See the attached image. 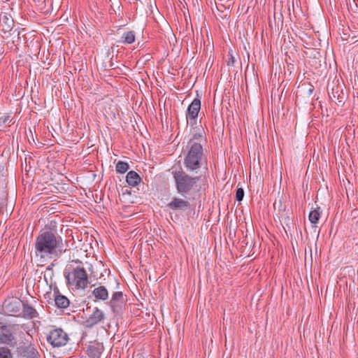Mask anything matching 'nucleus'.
<instances>
[{
	"instance_id": "f257e3e1",
	"label": "nucleus",
	"mask_w": 358,
	"mask_h": 358,
	"mask_svg": "<svg viewBox=\"0 0 358 358\" xmlns=\"http://www.w3.org/2000/svg\"><path fill=\"white\" fill-rule=\"evenodd\" d=\"M64 252L63 240L56 232L43 231L36 239L35 254L41 259L58 258Z\"/></svg>"
},
{
	"instance_id": "f03ea898",
	"label": "nucleus",
	"mask_w": 358,
	"mask_h": 358,
	"mask_svg": "<svg viewBox=\"0 0 358 358\" xmlns=\"http://www.w3.org/2000/svg\"><path fill=\"white\" fill-rule=\"evenodd\" d=\"M202 141V135L195 134L187 143L184 165L187 170L190 172L198 173V170L203 164V149L201 145Z\"/></svg>"
},
{
	"instance_id": "7ed1b4c3",
	"label": "nucleus",
	"mask_w": 358,
	"mask_h": 358,
	"mask_svg": "<svg viewBox=\"0 0 358 358\" xmlns=\"http://www.w3.org/2000/svg\"><path fill=\"white\" fill-rule=\"evenodd\" d=\"M177 192L182 196L189 194L196 186L199 180L198 176H191L183 169L179 168L171 172Z\"/></svg>"
},
{
	"instance_id": "20e7f679",
	"label": "nucleus",
	"mask_w": 358,
	"mask_h": 358,
	"mask_svg": "<svg viewBox=\"0 0 358 358\" xmlns=\"http://www.w3.org/2000/svg\"><path fill=\"white\" fill-rule=\"evenodd\" d=\"M68 284L76 289H85L90 283L88 275L83 267H76L66 275Z\"/></svg>"
},
{
	"instance_id": "39448f33",
	"label": "nucleus",
	"mask_w": 358,
	"mask_h": 358,
	"mask_svg": "<svg viewBox=\"0 0 358 358\" xmlns=\"http://www.w3.org/2000/svg\"><path fill=\"white\" fill-rule=\"evenodd\" d=\"M328 94L331 101L338 105L342 106L345 101V94L343 90V85L338 83V81H333L327 86Z\"/></svg>"
},
{
	"instance_id": "423d86ee",
	"label": "nucleus",
	"mask_w": 358,
	"mask_h": 358,
	"mask_svg": "<svg viewBox=\"0 0 358 358\" xmlns=\"http://www.w3.org/2000/svg\"><path fill=\"white\" fill-rule=\"evenodd\" d=\"M19 329L18 324H8L0 327V344L15 343L14 334Z\"/></svg>"
},
{
	"instance_id": "0eeeda50",
	"label": "nucleus",
	"mask_w": 358,
	"mask_h": 358,
	"mask_svg": "<svg viewBox=\"0 0 358 358\" xmlns=\"http://www.w3.org/2000/svg\"><path fill=\"white\" fill-rule=\"evenodd\" d=\"M47 340L52 346L61 347L67 343L69 336L66 332L59 328L50 331L47 337Z\"/></svg>"
},
{
	"instance_id": "6e6552de",
	"label": "nucleus",
	"mask_w": 358,
	"mask_h": 358,
	"mask_svg": "<svg viewBox=\"0 0 358 358\" xmlns=\"http://www.w3.org/2000/svg\"><path fill=\"white\" fill-rule=\"evenodd\" d=\"M106 315L104 312L98 308H94L88 317L84 322V324L87 328H92L95 325H97L105 320Z\"/></svg>"
},
{
	"instance_id": "1a4fd4ad",
	"label": "nucleus",
	"mask_w": 358,
	"mask_h": 358,
	"mask_svg": "<svg viewBox=\"0 0 358 358\" xmlns=\"http://www.w3.org/2000/svg\"><path fill=\"white\" fill-rule=\"evenodd\" d=\"M190 203L185 195L183 198L174 196L167 204V207L173 211H185L190 208Z\"/></svg>"
},
{
	"instance_id": "9d476101",
	"label": "nucleus",
	"mask_w": 358,
	"mask_h": 358,
	"mask_svg": "<svg viewBox=\"0 0 358 358\" xmlns=\"http://www.w3.org/2000/svg\"><path fill=\"white\" fill-rule=\"evenodd\" d=\"M22 303L18 299H9L3 303V310L10 315H16L20 313Z\"/></svg>"
},
{
	"instance_id": "9b49d317",
	"label": "nucleus",
	"mask_w": 358,
	"mask_h": 358,
	"mask_svg": "<svg viewBox=\"0 0 358 358\" xmlns=\"http://www.w3.org/2000/svg\"><path fill=\"white\" fill-rule=\"evenodd\" d=\"M17 351L22 358H38V352L31 345L20 346Z\"/></svg>"
},
{
	"instance_id": "f8f14e48",
	"label": "nucleus",
	"mask_w": 358,
	"mask_h": 358,
	"mask_svg": "<svg viewBox=\"0 0 358 358\" xmlns=\"http://www.w3.org/2000/svg\"><path fill=\"white\" fill-rule=\"evenodd\" d=\"M201 108V101L199 99H194L187 108V118L194 120L197 117Z\"/></svg>"
},
{
	"instance_id": "ddd939ff",
	"label": "nucleus",
	"mask_w": 358,
	"mask_h": 358,
	"mask_svg": "<svg viewBox=\"0 0 358 358\" xmlns=\"http://www.w3.org/2000/svg\"><path fill=\"white\" fill-rule=\"evenodd\" d=\"M103 345L101 343H93L87 348V354L91 358H100L103 351Z\"/></svg>"
},
{
	"instance_id": "4468645a",
	"label": "nucleus",
	"mask_w": 358,
	"mask_h": 358,
	"mask_svg": "<svg viewBox=\"0 0 358 358\" xmlns=\"http://www.w3.org/2000/svg\"><path fill=\"white\" fill-rule=\"evenodd\" d=\"M124 303V297L122 292H115L110 301V306L112 308L113 312L117 311L118 308H121Z\"/></svg>"
},
{
	"instance_id": "2eb2a0df",
	"label": "nucleus",
	"mask_w": 358,
	"mask_h": 358,
	"mask_svg": "<svg viewBox=\"0 0 358 358\" xmlns=\"http://www.w3.org/2000/svg\"><path fill=\"white\" fill-rule=\"evenodd\" d=\"M22 317L25 319H34L38 316L36 310L27 303H22Z\"/></svg>"
},
{
	"instance_id": "dca6fc26",
	"label": "nucleus",
	"mask_w": 358,
	"mask_h": 358,
	"mask_svg": "<svg viewBox=\"0 0 358 358\" xmlns=\"http://www.w3.org/2000/svg\"><path fill=\"white\" fill-rule=\"evenodd\" d=\"M93 296L99 300L105 301L108 298V292L104 286H99L92 292Z\"/></svg>"
},
{
	"instance_id": "f3484780",
	"label": "nucleus",
	"mask_w": 358,
	"mask_h": 358,
	"mask_svg": "<svg viewBox=\"0 0 358 358\" xmlns=\"http://www.w3.org/2000/svg\"><path fill=\"white\" fill-rule=\"evenodd\" d=\"M126 181L129 185L135 187L141 182V178L136 172L130 171L127 174Z\"/></svg>"
},
{
	"instance_id": "a211bd4d",
	"label": "nucleus",
	"mask_w": 358,
	"mask_h": 358,
	"mask_svg": "<svg viewBox=\"0 0 358 358\" xmlns=\"http://www.w3.org/2000/svg\"><path fill=\"white\" fill-rule=\"evenodd\" d=\"M55 303L57 308H66L69 306V300L60 294H57L55 296Z\"/></svg>"
},
{
	"instance_id": "6ab92c4d",
	"label": "nucleus",
	"mask_w": 358,
	"mask_h": 358,
	"mask_svg": "<svg viewBox=\"0 0 358 358\" xmlns=\"http://www.w3.org/2000/svg\"><path fill=\"white\" fill-rule=\"evenodd\" d=\"M0 21L5 24L6 30L10 29L13 26V20L10 15L3 13L0 15Z\"/></svg>"
},
{
	"instance_id": "aec40b11",
	"label": "nucleus",
	"mask_w": 358,
	"mask_h": 358,
	"mask_svg": "<svg viewBox=\"0 0 358 358\" xmlns=\"http://www.w3.org/2000/svg\"><path fill=\"white\" fill-rule=\"evenodd\" d=\"M122 43H127V44H131V43H134L135 41L134 32L132 31L125 32L122 35Z\"/></svg>"
},
{
	"instance_id": "412c9836",
	"label": "nucleus",
	"mask_w": 358,
	"mask_h": 358,
	"mask_svg": "<svg viewBox=\"0 0 358 358\" xmlns=\"http://www.w3.org/2000/svg\"><path fill=\"white\" fill-rule=\"evenodd\" d=\"M320 217V212L319 209H315L310 212L309 220L312 224H317Z\"/></svg>"
},
{
	"instance_id": "4be33fe9",
	"label": "nucleus",
	"mask_w": 358,
	"mask_h": 358,
	"mask_svg": "<svg viewBox=\"0 0 358 358\" xmlns=\"http://www.w3.org/2000/svg\"><path fill=\"white\" fill-rule=\"evenodd\" d=\"M129 166L127 162L120 161L116 164V171L120 173H124L128 171Z\"/></svg>"
},
{
	"instance_id": "5701e85b",
	"label": "nucleus",
	"mask_w": 358,
	"mask_h": 358,
	"mask_svg": "<svg viewBox=\"0 0 358 358\" xmlns=\"http://www.w3.org/2000/svg\"><path fill=\"white\" fill-rule=\"evenodd\" d=\"M0 358H13L10 350L8 348L1 347Z\"/></svg>"
},
{
	"instance_id": "b1692460",
	"label": "nucleus",
	"mask_w": 358,
	"mask_h": 358,
	"mask_svg": "<svg viewBox=\"0 0 358 358\" xmlns=\"http://www.w3.org/2000/svg\"><path fill=\"white\" fill-rule=\"evenodd\" d=\"M14 121H13V119H10V116H4V117H0V127L2 125V124H6V125H11L12 124H14Z\"/></svg>"
},
{
	"instance_id": "393cba45",
	"label": "nucleus",
	"mask_w": 358,
	"mask_h": 358,
	"mask_svg": "<svg viewBox=\"0 0 358 358\" xmlns=\"http://www.w3.org/2000/svg\"><path fill=\"white\" fill-rule=\"evenodd\" d=\"M244 196V190L243 188H238L236 193V199L238 201H241Z\"/></svg>"
},
{
	"instance_id": "a878e982",
	"label": "nucleus",
	"mask_w": 358,
	"mask_h": 358,
	"mask_svg": "<svg viewBox=\"0 0 358 358\" xmlns=\"http://www.w3.org/2000/svg\"><path fill=\"white\" fill-rule=\"evenodd\" d=\"M234 62H235V59H234V57L233 56L231 55L229 61L227 62V65L228 66H229L231 64L234 65Z\"/></svg>"
},
{
	"instance_id": "bb28decb",
	"label": "nucleus",
	"mask_w": 358,
	"mask_h": 358,
	"mask_svg": "<svg viewBox=\"0 0 358 358\" xmlns=\"http://www.w3.org/2000/svg\"><path fill=\"white\" fill-rule=\"evenodd\" d=\"M308 91H309V92H310V93H312V92H313V86H310V88H309V90H308Z\"/></svg>"
},
{
	"instance_id": "cd10ccee",
	"label": "nucleus",
	"mask_w": 358,
	"mask_h": 358,
	"mask_svg": "<svg viewBox=\"0 0 358 358\" xmlns=\"http://www.w3.org/2000/svg\"><path fill=\"white\" fill-rule=\"evenodd\" d=\"M2 169H1V166H0V172L1 171Z\"/></svg>"
}]
</instances>
